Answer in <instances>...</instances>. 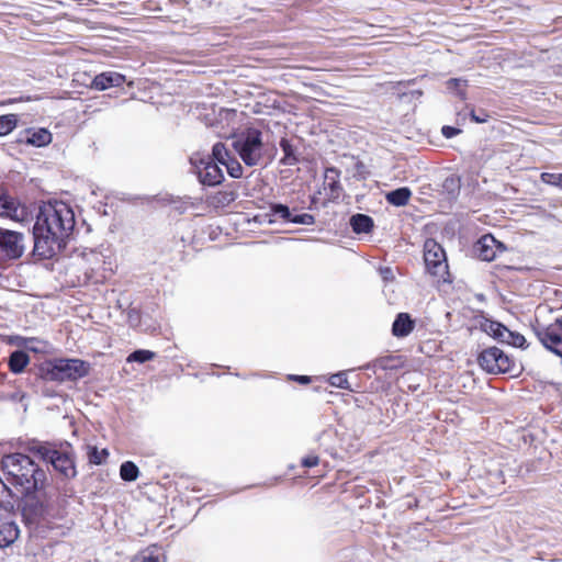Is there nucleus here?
<instances>
[{
	"instance_id": "obj_34",
	"label": "nucleus",
	"mask_w": 562,
	"mask_h": 562,
	"mask_svg": "<svg viewBox=\"0 0 562 562\" xmlns=\"http://www.w3.org/2000/svg\"><path fill=\"white\" fill-rule=\"evenodd\" d=\"M11 488L0 479V508H7L8 506H11Z\"/></svg>"
},
{
	"instance_id": "obj_36",
	"label": "nucleus",
	"mask_w": 562,
	"mask_h": 562,
	"mask_svg": "<svg viewBox=\"0 0 562 562\" xmlns=\"http://www.w3.org/2000/svg\"><path fill=\"white\" fill-rule=\"evenodd\" d=\"M542 182L562 189V173L542 172Z\"/></svg>"
},
{
	"instance_id": "obj_28",
	"label": "nucleus",
	"mask_w": 562,
	"mask_h": 562,
	"mask_svg": "<svg viewBox=\"0 0 562 562\" xmlns=\"http://www.w3.org/2000/svg\"><path fill=\"white\" fill-rule=\"evenodd\" d=\"M215 162L225 166V164L231 159L228 149L225 147L223 143L214 144L212 148V155L210 156Z\"/></svg>"
},
{
	"instance_id": "obj_41",
	"label": "nucleus",
	"mask_w": 562,
	"mask_h": 562,
	"mask_svg": "<svg viewBox=\"0 0 562 562\" xmlns=\"http://www.w3.org/2000/svg\"><path fill=\"white\" fill-rule=\"evenodd\" d=\"M441 133L446 138H452L461 133V130L454 126L445 125L441 128Z\"/></svg>"
},
{
	"instance_id": "obj_18",
	"label": "nucleus",
	"mask_w": 562,
	"mask_h": 562,
	"mask_svg": "<svg viewBox=\"0 0 562 562\" xmlns=\"http://www.w3.org/2000/svg\"><path fill=\"white\" fill-rule=\"evenodd\" d=\"M349 224L356 234H368L374 227L372 217L362 213L352 215Z\"/></svg>"
},
{
	"instance_id": "obj_25",
	"label": "nucleus",
	"mask_w": 562,
	"mask_h": 562,
	"mask_svg": "<svg viewBox=\"0 0 562 562\" xmlns=\"http://www.w3.org/2000/svg\"><path fill=\"white\" fill-rule=\"evenodd\" d=\"M120 476L125 482H134L139 476V469L133 461H124L120 467Z\"/></svg>"
},
{
	"instance_id": "obj_23",
	"label": "nucleus",
	"mask_w": 562,
	"mask_h": 562,
	"mask_svg": "<svg viewBox=\"0 0 562 562\" xmlns=\"http://www.w3.org/2000/svg\"><path fill=\"white\" fill-rule=\"evenodd\" d=\"M30 452L34 453L35 456L40 457L45 462H49L52 457H54L57 449L53 448L47 442H33L29 447Z\"/></svg>"
},
{
	"instance_id": "obj_11",
	"label": "nucleus",
	"mask_w": 562,
	"mask_h": 562,
	"mask_svg": "<svg viewBox=\"0 0 562 562\" xmlns=\"http://www.w3.org/2000/svg\"><path fill=\"white\" fill-rule=\"evenodd\" d=\"M0 215L13 221H20L24 216V207L14 196L2 192L0 194Z\"/></svg>"
},
{
	"instance_id": "obj_19",
	"label": "nucleus",
	"mask_w": 562,
	"mask_h": 562,
	"mask_svg": "<svg viewBox=\"0 0 562 562\" xmlns=\"http://www.w3.org/2000/svg\"><path fill=\"white\" fill-rule=\"evenodd\" d=\"M412 191L407 187H401L385 194L387 203L394 206H404L408 203Z\"/></svg>"
},
{
	"instance_id": "obj_14",
	"label": "nucleus",
	"mask_w": 562,
	"mask_h": 562,
	"mask_svg": "<svg viewBox=\"0 0 562 562\" xmlns=\"http://www.w3.org/2000/svg\"><path fill=\"white\" fill-rule=\"evenodd\" d=\"M416 322L408 313H398L392 324V335L397 338L407 337L415 328Z\"/></svg>"
},
{
	"instance_id": "obj_10",
	"label": "nucleus",
	"mask_w": 562,
	"mask_h": 562,
	"mask_svg": "<svg viewBox=\"0 0 562 562\" xmlns=\"http://www.w3.org/2000/svg\"><path fill=\"white\" fill-rule=\"evenodd\" d=\"M48 463L64 480H70L77 475L74 457L66 451L56 450Z\"/></svg>"
},
{
	"instance_id": "obj_15",
	"label": "nucleus",
	"mask_w": 562,
	"mask_h": 562,
	"mask_svg": "<svg viewBox=\"0 0 562 562\" xmlns=\"http://www.w3.org/2000/svg\"><path fill=\"white\" fill-rule=\"evenodd\" d=\"M18 525L12 520L0 519V548L11 546L19 537Z\"/></svg>"
},
{
	"instance_id": "obj_31",
	"label": "nucleus",
	"mask_w": 562,
	"mask_h": 562,
	"mask_svg": "<svg viewBox=\"0 0 562 562\" xmlns=\"http://www.w3.org/2000/svg\"><path fill=\"white\" fill-rule=\"evenodd\" d=\"M502 342L518 348H526V338L521 334L512 331L508 328Z\"/></svg>"
},
{
	"instance_id": "obj_12",
	"label": "nucleus",
	"mask_w": 562,
	"mask_h": 562,
	"mask_svg": "<svg viewBox=\"0 0 562 562\" xmlns=\"http://www.w3.org/2000/svg\"><path fill=\"white\" fill-rule=\"evenodd\" d=\"M125 80V76L120 72L104 71L93 78L91 88L98 91H103L112 87H121Z\"/></svg>"
},
{
	"instance_id": "obj_21",
	"label": "nucleus",
	"mask_w": 562,
	"mask_h": 562,
	"mask_svg": "<svg viewBox=\"0 0 562 562\" xmlns=\"http://www.w3.org/2000/svg\"><path fill=\"white\" fill-rule=\"evenodd\" d=\"M280 147L283 151V157L280 159V164L283 166H294L299 162V156L294 146L286 138H281Z\"/></svg>"
},
{
	"instance_id": "obj_5",
	"label": "nucleus",
	"mask_w": 562,
	"mask_h": 562,
	"mask_svg": "<svg viewBox=\"0 0 562 562\" xmlns=\"http://www.w3.org/2000/svg\"><path fill=\"white\" fill-rule=\"evenodd\" d=\"M477 362L484 371L491 374L508 373L515 376L520 371V366L498 347H488L482 350Z\"/></svg>"
},
{
	"instance_id": "obj_43",
	"label": "nucleus",
	"mask_w": 562,
	"mask_h": 562,
	"mask_svg": "<svg viewBox=\"0 0 562 562\" xmlns=\"http://www.w3.org/2000/svg\"><path fill=\"white\" fill-rule=\"evenodd\" d=\"M290 379L301 384H308L311 382V376L308 375H290Z\"/></svg>"
},
{
	"instance_id": "obj_27",
	"label": "nucleus",
	"mask_w": 562,
	"mask_h": 562,
	"mask_svg": "<svg viewBox=\"0 0 562 562\" xmlns=\"http://www.w3.org/2000/svg\"><path fill=\"white\" fill-rule=\"evenodd\" d=\"M131 562H161L158 548L149 547L135 554Z\"/></svg>"
},
{
	"instance_id": "obj_38",
	"label": "nucleus",
	"mask_w": 562,
	"mask_h": 562,
	"mask_svg": "<svg viewBox=\"0 0 562 562\" xmlns=\"http://www.w3.org/2000/svg\"><path fill=\"white\" fill-rule=\"evenodd\" d=\"M392 361L393 359L391 357H382L376 359L369 368L389 370L394 368V366L391 364Z\"/></svg>"
},
{
	"instance_id": "obj_17",
	"label": "nucleus",
	"mask_w": 562,
	"mask_h": 562,
	"mask_svg": "<svg viewBox=\"0 0 562 562\" xmlns=\"http://www.w3.org/2000/svg\"><path fill=\"white\" fill-rule=\"evenodd\" d=\"M30 362V356L22 349L12 351L8 359V366L12 373L19 374L24 371Z\"/></svg>"
},
{
	"instance_id": "obj_39",
	"label": "nucleus",
	"mask_w": 562,
	"mask_h": 562,
	"mask_svg": "<svg viewBox=\"0 0 562 562\" xmlns=\"http://www.w3.org/2000/svg\"><path fill=\"white\" fill-rule=\"evenodd\" d=\"M470 117L475 123H485L487 122L490 115L485 110H480L479 114L475 113L474 110L471 111Z\"/></svg>"
},
{
	"instance_id": "obj_7",
	"label": "nucleus",
	"mask_w": 562,
	"mask_h": 562,
	"mask_svg": "<svg viewBox=\"0 0 562 562\" xmlns=\"http://www.w3.org/2000/svg\"><path fill=\"white\" fill-rule=\"evenodd\" d=\"M193 173L203 186L215 187L223 182L224 173L221 167L210 156H193L190 158Z\"/></svg>"
},
{
	"instance_id": "obj_35",
	"label": "nucleus",
	"mask_w": 562,
	"mask_h": 562,
	"mask_svg": "<svg viewBox=\"0 0 562 562\" xmlns=\"http://www.w3.org/2000/svg\"><path fill=\"white\" fill-rule=\"evenodd\" d=\"M227 173L234 178L238 179L243 176V167L234 158L228 159V161L225 164Z\"/></svg>"
},
{
	"instance_id": "obj_4",
	"label": "nucleus",
	"mask_w": 562,
	"mask_h": 562,
	"mask_svg": "<svg viewBox=\"0 0 562 562\" xmlns=\"http://www.w3.org/2000/svg\"><path fill=\"white\" fill-rule=\"evenodd\" d=\"M232 146L248 167L259 165L262 159V133L256 127H247L235 134Z\"/></svg>"
},
{
	"instance_id": "obj_13",
	"label": "nucleus",
	"mask_w": 562,
	"mask_h": 562,
	"mask_svg": "<svg viewBox=\"0 0 562 562\" xmlns=\"http://www.w3.org/2000/svg\"><path fill=\"white\" fill-rule=\"evenodd\" d=\"M340 170L337 169L336 167H327L325 169L324 184L325 189L329 190L328 195L330 200L339 199L342 192V187L340 184Z\"/></svg>"
},
{
	"instance_id": "obj_8",
	"label": "nucleus",
	"mask_w": 562,
	"mask_h": 562,
	"mask_svg": "<svg viewBox=\"0 0 562 562\" xmlns=\"http://www.w3.org/2000/svg\"><path fill=\"white\" fill-rule=\"evenodd\" d=\"M424 261L427 271L443 280L448 274V262L445 249L434 239H427L424 245Z\"/></svg>"
},
{
	"instance_id": "obj_22",
	"label": "nucleus",
	"mask_w": 562,
	"mask_h": 562,
	"mask_svg": "<svg viewBox=\"0 0 562 562\" xmlns=\"http://www.w3.org/2000/svg\"><path fill=\"white\" fill-rule=\"evenodd\" d=\"M461 179L456 175H450L442 182V193L447 195L449 200H456L460 193Z\"/></svg>"
},
{
	"instance_id": "obj_33",
	"label": "nucleus",
	"mask_w": 562,
	"mask_h": 562,
	"mask_svg": "<svg viewBox=\"0 0 562 562\" xmlns=\"http://www.w3.org/2000/svg\"><path fill=\"white\" fill-rule=\"evenodd\" d=\"M328 382L331 386L351 391L347 374L345 371L334 373L329 376Z\"/></svg>"
},
{
	"instance_id": "obj_16",
	"label": "nucleus",
	"mask_w": 562,
	"mask_h": 562,
	"mask_svg": "<svg viewBox=\"0 0 562 562\" xmlns=\"http://www.w3.org/2000/svg\"><path fill=\"white\" fill-rule=\"evenodd\" d=\"M480 328L482 331L486 333L488 336L499 342L504 340L505 334L507 331V327L504 324L490 318H483V321L480 323Z\"/></svg>"
},
{
	"instance_id": "obj_30",
	"label": "nucleus",
	"mask_w": 562,
	"mask_h": 562,
	"mask_svg": "<svg viewBox=\"0 0 562 562\" xmlns=\"http://www.w3.org/2000/svg\"><path fill=\"white\" fill-rule=\"evenodd\" d=\"M18 124L16 114H5L0 116V136L11 133Z\"/></svg>"
},
{
	"instance_id": "obj_42",
	"label": "nucleus",
	"mask_w": 562,
	"mask_h": 562,
	"mask_svg": "<svg viewBox=\"0 0 562 562\" xmlns=\"http://www.w3.org/2000/svg\"><path fill=\"white\" fill-rule=\"evenodd\" d=\"M380 274L384 281H391L394 279L393 270L390 267L380 268Z\"/></svg>"
},
{
	"instance_id": "obj_37",
	"label": "nucleus",
	"mask_w": 562,
	"mask_h": 562,
	"mask_svg": "<svg viewBox=\"0 0 562 562\" xmlns=\"http://www.w3.org/2000/svg\"><path fill=\"white\" fill-rule=\"evenodd\" d=\"M289 223L299 224V225H313L315 223V217L312 214L303 213L291 216Z\"/></svg>"
},
{
	"instance_id": "obj_20",
	"label": "nucleus",
	"mask_w": 562,
	"mask_h": 562,
	"mask_svg": "<svg viewBox=\"0 0 562 562\" xmlns=\"http://www.w3.org/2000/svg\"><path fill=\"white\" fill-rule=\"evenodd\" d=\"M270 224L276 223L278 220L289 223L292 216L290 207L282 203H272L270 205V213L267 214Z\"/></svg>"
},
{
	"instance_id": "obj_9",
	"label": "nucleus",
	"mask_w": 562,
	"mask_h": 562,
	"mask_svg": "<svg viewBox=\"0 0 562 562\" xmlns=\"http://www.w3.org/2000/svg\"><path fill=\"white\" fill-rule=\"evenodd\" d=\"M506 247L503 243L498 241L493 235L485 234L473 245L474 255L483 261H492L495 259L496 254L503 252Z\"/></svg>"
},
{
	"instance_id": "obj_2",
	"label": "nucleus",
	"mask_w": 562,
	"mask_h": 562,
	"mask_svg": "<svg viewBox=\"0 0 562 562\" xmlns=\"http://www.w3.org/2000/svg\"><path fill=\"white\" fill-rule=\"evenodd\" d=\"M75 225V213L67 203L54 201L40 206L32 232L33 254L41 259H50L60 254Z\"/></svg>"
},
{
	"instance_id": "obj_45",
	"label": "nucleus",
	"mask_w": 562,
	"mask_h": 562,
	"mask_svg": "<svg viewBox=\"0 0 562 562\" xmlns=\"http://www.w3.org/2000/svg\"><path fill=\"white\" fill-rule=\"evenodd\" d=\"M137 316H138V314L134 308L128 312V318L131 322L133 321L134 317L137 318Z\"/></svg>"
},
{
	"instance_id": "obj_44",
	"label": "nucleus",
	"mask_w": 562,
	"mask_h": 562,
	"mask_svg": "<svg viewBox=\"0 0 562 562\" xmlns=\"http://www.w3.org/2000/svg\"><path fill=\"white\" fill-rule=\"evenodd\" d=\"M29 100H31V98H30V97H26V98H25V101H29ZM18 101H24V98H19V99L13 98V99H9V100L7 101V103H15V102H18Z\"/></svg>"
},
{
	"instance_id": "obj_26",
	"label": "nucleus",
	"mask_w": 562,
	"mask_h": 562,
	"mask_svg": "<svg viewBox=\"0 0 562 562\" xmlns=\"http://www.w3.org/2000/svg\"><path fill=\"white\" fill-rule=\"evenodd\" d=\"M26 142L36 147L46 146L52 142V134L45 128H40L32 132Z\"/></svg>"
},
{
	"instance_id": "obj_29",
	"label": "nucleus",
	"mask_w": 562,
	"mask_h": 562,
	"mask_svg": "<svg viewBox=\"0 0 562 562\" xmlns=\"http://www.w3.org/2000/svg\"><path fill=\"white\" fill-rule=\"evenodd\" d=\"M468 81L461 78H451L447 81V89L451 92H454L461 100L467 99V93L464 88L467 87Z\"/></svg>"
},
{
	"instance_id": "obj_3",
	"label": "nucleus",
	"mask_w": 562,
	"mask_h": 562,
	"mask_svg": "<svg viewBox=\"0 0 562 562\" xmlns=\"http://www.w3.org/2000/svg\"><path fill=\"white\" fill-rule=\"evenodd\" d=\"M90 363L77 358H55L38 367L37 375L44 381H77L89 374Z\"/></svg>"
},
{
	"instance_id": "obj_1",
	"label": "nucleus",
	"mask_w": 562,
	"mask_h": 562,
	"mask_svg": "<svg viewBox=\"0 0 562 562\" xmlns=\"http://www.w3.org/2000/svg\"><path fill=\"white\" fill-rule=\"evenodd\" d=\"M1 470L19 494L23 517L30 522L43 517L48 508L46 472L27 454L19 452L5 454L1 460Z\"/></svg>"
},
{
	"instance_id": "obj_32",
	"label": "nucleus",
	"mask_w": 562,
	"mask_h": 562,
	"mask_svg": "<svg viewBox=\"0 0 562 562\" xmlns=\"http://www.w3.org/2000/svg\"><path fill=\"white\" fill-rule=\"evenodd\" d=\"M155 356L156 353L150 350L137 349L130 353V356L127 357V362L145 363L149 360H153Z\"/></svg>"
},
{
	"instance_id": "obj_24",
	"label": "nucleus",
	"mask_w": 562,
	"mask_h": 562,
	"mask_svg": "<svg viewBox=\"0 0 562 562\" xmlns=\"http://www.w3.org/2000/svg\"><path fill=\"white\" fill-rule=\"evenodd\" d=\"M87 457L90 464L101 465L105 463L106 459L109 458V451L105 448L98 449L95 446H88Z\"/></svg>"
},
{
	"instance_id": "obj_40",
	"label": "nucleus",
	"mask_w": 562,
	"mask_h": 562,
	"mask_svg": "<svg viewBox=\"0 0 562 562\" xmlns=\"http://www.w3.org/2000/svg\"><path fill=\"white\" fill-rule=\"evenodd\" d=\"M318 463H319V458L315 454L304 457L301 460V464L304 468H313V467H316Z\"/></svg>"
},
{
	"instance_id": "obj_6",
	"label": "nucleus",
	"mask_w": 562,
	"mask_h": 562,
	"mask_svg": "<svg viewBox=\"0 0 562 562\" xmlns=\"http://www.w3.org/2000/svg\"><path fill=\"white\" fill-rule=\"evenodd\" d=\"M25 241L23 233L0 227V262L20 259L26 249Z\"/></svg>"
}]
</instances>
